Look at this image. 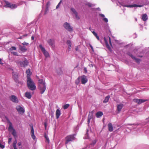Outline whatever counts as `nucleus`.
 <instances>
[{"mask_svg": "<svg viewBox=\"0 0 149 149\" xmlns=\"http://www.w3.org/2000/svg\"><path fill=\"white\" fill-rule=\"evenodd\" d=\"M27 84L28 88L31 90L33 91L36 89L35 84L31 78L27 79Z\"/></svg>", "mask_w": 149, "mask_h": 149, "instance_id": "nucleus-1", "label": "nucleus"}, {"mask_svg": "<svg viewBox=\"0 0 149 149\" xmlns=\"http://www.w3.org/2000/svg\"><path fill=\"white\" fill-rule=\"evenodd\" d=\"M16 63L19 66L21 67H25L28 65L29 62L27 59H26L23 61H17L16 62Z\"/></svg>", "mask_w": 149, "mask_h": 149, "instance_id": "nucleus-2", "label": "nucleus"}, {"mask_svg": "<svg viewBox=\"0 0 149 149\" xmlns=\"http://www.w3.org/2000/svg\"><path fill=\"white\" fill-rule=\"evenodd\" d=\"M75 139L74 134L67 136L65 138V144L66 145L70 142L73 141Z\"/></svg>", "mask_w": 149, "mask_h": 149, "instance_id": "nucleus-3", "label": "nucleus"}, {"mask_svg": "<svg viewBox=\"0 0 149 149\" xmlns=\"http://www.w3.org/2000/svg\"><path fill=\"white\" fill-rule=\"evenodd\" d=\"M5 3V7L6 8H9L11 9L15 8L17 7V5L15 4H11L8 1H4Z\"/></svg>", "mask_w": 149, "mask_h": 149, "instance_id": "nucleus-4", "label": "nucleus"}, {"mask_svg": "<svg viewBox=\"0 0 149 149\" xmlns=\"http://www.w3.org/2000/svg\"><path fill=\"white\" fill-rule=\"evenodd\" d=\"M63 27L68 31L72 32L73 31V27L71 26L70 24L67 22H65L63 24Z\"/></svg>", "mask_w": 149, "mask_h": 149, "instance_id": "nucleus-5", "label": "nucleus"}, {"mask_svg": "<svg viewBox=\"0 0 149 149\" xmlns=\"http://www.w3.org/2000/svg\"><path fill=\"white\" fill-rule=\"evenodd\" d=\"M81 78V82L82 84H85L87 82L88 80L86 76L84 75H83L81 77H79L77 78V79L78 82H79Z\"/></svg>", "mask_w": 149, "mask_h": 149, "instance_id": "nucleus-6", "label": "nucleus"}, {"mask_svg": "<svg viewBox=\"0 0 149 149\" xmlns=\"http://www.w3.org/2000/svg\"><path fill=\"white\" fill-rule=\"evenodd\" d=\"M39 47L46 57H48L49 56V53L46 50L45 48L42 47L41 45H40Z\"/></svg>", "mask_w": 149, "mask_h": 149, "instance_id": "nucleus-7", "label": "nucleus"}, {"mask_svg": "<svg viewBox=\"0 0 149 149\" xmlns=\"http://www.w3.org/2000/svg\"><path fill=\"white\" fill-rule=\"evenodd\" d=\"M38 88L41 91V93L43 94L46 89L45 84L43 85H38Z\"/></svg>", "mask_w": 149, "mask_h": 149, "instance_id": "nucleus-8", "label": "nucleus"}, {"mask_svg": "<svg viewBox=\"0 0 149 149\" xmlns=\"http://www.w3.org/2000/svg\"><path fill=\"white\" fill-rule=\"evenodd\" d=\"M16 108L19 113L23 114L24 112V109L19 105L17 106Z\"/></svg>", "mask_w": 149, "mask_h": 149, "instance_id": "nucleus-9", "label": "nucleus"}, {"mask_svg": "<svg viewBox=\"0 0 149 149\" xmlns=\"http://www.w3.org/2000/svg\"><path fill=\"white\" fill-rule=\"evenodd\" d=\"M47 42L49 45L50 46L52 47H54L55 40L53 39H49L47 41Z\"/></svg>", "mask_w": 149, "mask_h": 149, "instance_id": "nucleus-10", "label": "nucleus"}, {"mask_svg": "<svg viewBox=\"0 0 149 149\" xmlns=\"http://www.w3.org/2000/svg\"><path fill=\"white\" fill-rule=\"evenodd\" d=\"M13 78L15 81L16 83H18L19 81L18 79V74L16 72H12Z\"/></svg>", "mask_w": 149, "mask_h": 149, "instance_id": "nucleus-11", "label": "nucleus"}, {"mask_svg": "<svg viewBox=\"0 0 149 149\" xmlns=\"http://www.w3.org/2000/svg\"><path fill=\"white\" fill-rule=\"evenodd\" d=\"M133 101L134 102L137 103L138 104H140L147 101V100H143L141 99H135L133 100Z\"/></svg>", "mask_w": 149, "mask_h": 149, "instance_id": "nucleus-12", "label": "nucleus"}, {"mask_svg": "<svg viewBox=\"0 0 149 149\" xmlns=\"http://www.w3.org/2000/svg\"><path fill=\"white\" fill-rule=\"evenodd\" d=\"M123 107V105L122 104H120L117 105V110L118 113H119L120 112Z\"/></svg>", "mask_w": 149, "mask_h": 149, "instance_id": "nucleus-13", "label": "nucleus"}, {"mask_svg": "<svg viewBox=\"0 0 149 149\" xmlns=\"http://www.w3.org/2000/svg\"><path fill=\"white\" fill-rule=\"evenodd\" d=\"M26 73L27 75L26 77L27 79L31 78L30 75H31L32 72H31L30 69H29L26 71Z\"/></svg>", "mask_w": 149, "mask_h": 149, "instance_id": "nucleus-14", "label": "nucleus"}, {"mask_svg": "<svg viewBox=\"0 0 149 149\" xmlns=\"http://www.w3.org/2000/svg\"><path fill=\"white\" fill-rule=\"evenodd\" d=\"M31 128V135L32 138L34 140L36 139V136L34 134V130L33 126H32Z\"/></svg>", "mask_w": 149, "mask_h": 149, "instance_id": "nucleus-15", "label": "nucleus"}, {"mask_svg": "<svg viewBox=\"0 0 149 149\" xmlns=\"http://www.w3.org/2000/svg\"><path fill=\"white\" fill-rule=\"evenodd\" d=\"M11 100L13 102L17 103L18 102V100L17 97L15 95H12L10 98Z\"/></svg>", "mask_w": 149, "mask_h": 149, "instance_id": "nucleus-16", "label": "nucleus"}, {"mask_svg": "<svg viewBox=\"0 0 149 149\" xmlns=\"http://www.w3.org/2000/svg\"><path fill=\"white\" fill-rule=\"evenodd\" d=\"M108 126L109 131L110 132H112L113 130L112 124L111 123H109L108 124Z\"/></svg>", "mask_w": 149, "mask_h": 149, "instance_id": "nucleus-17", "label": "nucleus"}, {"mask_svg": "<svg viewBox=\"0 0 149 149\" xmlns=\"http://www.w3.org/2000/svg\"><path fill=\"white\" fill-rule=\"evenodd\" d=\"M61 113L59 109H57L56 111V119H58Z\"/></svg>", "mask_w": 149, "mask_h": 149, "instance_id": "nucleus-18", "label": "nucleus"}, {"mask_svg": "<svg viewBox=\"0 0 149 149\" xmlns=\"http://www.w3.org/2000/svg\"><path fill=\"white\" fill-rule=\"evenodd\" d=\"M25 95L26 97L28 99H30L31 97V93L29 92H26L25 93Z\"/></svg>", "mask_w": 149, "mask_h": 149, "instance_id": "nucleus-19", "label": "nucleus"}, {"mask_svg": "<svg viewBox=\"0 0 149 149\" xmlns=\"http://www.w3.org/2000/svg\"><path fill=\"white\" fill-rule=\"evenodd\" d=\"M8 122L9 123V126L8 127L9 131H10L11 130H13V131L14 130H15V129L13 128L12 126V123L11 122H10L9 121V120H8Z\"/></svg>", "mask_w": 149, "mask_h": 149, "instance_id": "nucleus-20", "label": "nucleus"}, {"mask_svg": "<svg viewBox=\"0 0 149 149\" xmlns=\"http://www.w3.org/2000/svg\"><path fill=\"white\" fill-rule=\"evenodd\" d=\"M128 7H141L142 6L140 5H138L136 4H133L129 5H127L126 6Z\"/></svg>", "mask_w": 149, "mask_h": 149, "instance_id": "nucleus-21", "label": "nucleus"}, {"mask_svg": "<svg viewBox=\"0 0 149 149\" xmlns=\"http://www.w3.org/2000/svg\"><path fill=\"white\" fill-rule=\"evenodd\" d=\"M147 16V15L146 14H143L142 17V20L144 21H146L148 19Z\"/></svg>", "mask_w": 149, "mask_h": 149, "instance_id": "nucleus-22", "label": "nucleus"}, {"mask_svg": "<svg viewBox=\"0 0 149 149\" xmlns=\"http://www.w3.org/2000/svg\"><path fill=\"white\" fill-rule=\"evenodd\" d=\"M38 85H43L45 84V80L43 79H40L38 80Z\"/></svg>", "mask_w": 149, "mask_h": 149, "instance_id": "nucleus-23", "label": "nucleus"}, {"mask_svg": "<svg viewBox=\"0 0 149 149\" xmlns=\"http://www.w3.org/2000/svg\"><path fill=\"white\" fill-rule=\"evenodd\" d=\"M103 115V113L101 111H98L97 113L96 116L97 117H99L102 116Z\"/></svg>", "mask_w": 149, "mask_h": 149, "instance_id": "nucleus-24", "label": "nucleus"}, {"mask_svg": "<svg viewBox=\"0 0 149 149\" xmlns=\"http://www.w3.org/2000/svg\"><path fill=\"white\" fill-rule=\"evenodd\" d=\"M19 49L22 52H26L27 50V49L24 46H22L21 45L19 46Z\"/></svg>", "mask_w": 149, "mask_h": 149, "instance_id": "nucleus-25", "label": "nucleus"}, {"mask_svg": "<svg viewBox=\"0 0 149 149\" xmlns=\"http://www.w3.org/2000/svg\"><path fill=\"white\" fill-rule=\"evenodd\" d=\"M104 42L105 43L108 49H109L110 48V47L109 45V44H108L106 38L105 37H104Z\"/></svg>", "mask_w": 149, "mask_h": 149, "instance_id": "nucleus-26", "label": "nucleus"}, {"mask_svg": "<svg viewBox=\"0 0 149 149\" xmlns=\"http://www.w3.org/2000/svg\"><path fill=\"white\" fill-rule=\"evenodd\" d=\"M66 43L68 45V47L69 49H70L71 48V43L70 40H68L67 41Z\"/></svg>", "mask_w": 149, "mask_h": 149, "instance_id": "nucleus-27", "label": "nucleus"}, {"mask_svg": "<svg viewBox=\"0 0 149 149\" xmlns=\"http://www.w3.org/2000/svg\"><path fill=\"white\" fill-rule=\"evenodd\" d=\"M93 111L89 112L88 116V118L92 119L93 117Z\"/></svg>", "mask_w": 149, "mask_h": 149, "instance_id": "nucleus-28", "label": "nucleus"}, {"mask_svg": "<svg viewBox=\"0 0 149 149\" xmlns=\"http://www.w3.org/2000/svg\"><path fill=\"white\" fill-rule=\"evenodd\" d=\"M110 98V96L108 95L105 97L104 100L103 101V103H107L108 102Z\"/></svg>", "mask_w": 149, "mask_h": 149, "instance_id": "nucleus-29", "label": "nucleus"}, {"mask_svg": "<svg viewBox=\"0 0 149 149\" xmlns=\"http://www.w3.org/2000/svg\"><path fill=\"white\" fill-rule=\"evenodd\" d=\"M93 35L96 37V38L99 40L100 39L99 37L97 36V33L95 32L94 31H91Z\"/></svg>", "mask_w": 149, "mask_h": 149, "instance_id": "nucleus-30", "label": "nucleus"}, {"mask_svg": "<svg viewBox=\"0 0 149 149\" xmlns=\"http://www.w3.org/2000/svg\"><path fill=\"white\" fill-rule=\"evenodd\" d=\"M57 72L58 75L61 74L62 73V71L61 68H58L57 70Z\"/></svg>", "mask_w": 149, "mask_h": 149, "instance_id": "nucleus-31", "label": "nucleus"}, {"mask_svg": "<svg viewBox=\"0 0 149 149\" xmlns=\"http://www.w3.org/2000/svg\"><path fill=\"white\" fill-rule=\"evenodd\" d=\"M44 137L46 139V141L48 143H49V139L47 136L46 134H45L44 135Z\"/></svg>", "mask_w": 149, "mask_h": 149, "instance_id": "nucleus-32", "label": "nucleus"}, {"mask_svg": "<svg viewBox=\"0 0 149 149\" xmlns=\"http://www.w3.org/2000/svg\"><path fill=\"white\" fill-rule=\"evenodd\" d=\"M86 5L88 6L89 7H91L94 6V4H92L90 3H86Z\"/></svg>", "mask_w": 149, "mask_h": 149, "instance_id": "nucleus-33", "label": "nucleus"}, {"mask_svg": "<svg viewBox=\"0 0 149 149\" xmlns=\"http://www.w3.org/2000/svg\"><path fill=\"white\" fill-rule=\"evenodd\" d=\"M70 105L69 104H66L64 105L63 106V108L64 109H65L68 108L69 106Z\"/></svg>", "mask_w": 149, "mask_h": 149, "instance_id": "nucleus-34", "label": "nucleus"}, {"mask_svg": "<svg viewBox=\"0 0 149 149\" xmlns=\"http://www.w3.org/2000/svg\"><path fill=\"white\" fill-rule=\"evenodd\" d=\"M132 59L135 60V62L137 63H139L140 61V60L139 59L136 58L135 57L134 58H133Z\"/></svg>", "mask_w": 149, "mask_h": 149, "instance_id": "nucleus-35", "label": "nucleus"}, {"mask_svg": "<svg viewBox=\"0 0 149 149\" xmlns=\"http://www.w3.org/2000/svg\"><path fill=\"white\" fill-rule=\"evenodd\" d=\"M71 10L73 12V13L75 15L77 14V13L76 10L74 9L73 8H71Z\"/></svg>", "mask_w": 149, "mask_h": 149, "instance_id": "nucleus-36", "label": "nucleus"}, {"mask_svg": "<svg viewBox=\"0 0 149 149\" xmlns=\"http://www.w3.org/2000/svg\"><path fill=\"white\" fill-rule=\"evenodd\" d=\"M12 134L13 135L14 137H15L16 136V133L15 130H14L12 132Z\"/></svg>", "mask_w": 149, "mask_h": 149, "instance_id": "nucleus-37", "label": "nucleus"}, {"mask_svg": "<svg viewBox=\"0 0 149 149\" xmlns=\"http://www.w3.org/2000/svg\"><path fill=\"white\" fill-rule=\"evenodd\" d=\"M127 54L130 56L132 58H134V56L132 54H131L130 52H128L127 53Z\"/></svg>", "mask_w": 149, "mask_h": 149, "instance_id": "nucleus-38", "label": "nucleus"}, {"mask_svg": "<svg viewBox=\"0 0 149 149\" xmlns=\"http://www.w3.org/2000/svg\"><path fill=\"white\" fill-rule=\"evenodd\" d=\"M17 143V142L16 140L13 142V147H16V144Z\"/></svg>", "mask_w": 149, "mask_h": 149, "instance_id": "nucleus-39", "label": "nucleus"}, {"mask_svg": "<svg viewBox=\"0 0 149 149\" xmlns=\"http://www.w3.org/2000/svg\"><path fill=\"white\" fill-rule=\"evenodd\" d=\"M22 44L23 45L28 46L29 45L28 43L26 42H24Z\"/></svg>", "mask_w": 149, "mask_h": 149, "instance_id": "nucleus-40", "label": "nucleus"}, {"mask_svg": "<svg viewBox=\"0 0 149 149\" xmlns=\"http://www.w3.org/2000/svg\"><path fill=\"white\" fill-rule=\"evenodd\" d=\"M10 49L11 51L13 50H15L16 49V48L14 46L12 47Z\"/></svg>", "mask_w": 149, "mask_h": 149, "instance_id": "nucleus-41", "label": "nucleus"}, {"mask_svg": "<svg viewBox=\"0 0 149 149\" xmlns=\"http://www.w3.org/2000/svg\"><path fill=\"white\" fill-rule=\"evenodd\" d=\"M61 2H62V0H61L59 2V3H58V4L56 6V9H57L59 7L61 3Z\"/></svg>", "mask_w": 149, "mask_h": 149, "instance_id": "nucleus-42", "label": "nucleus"}, {"mask_svg": "<svg viewBox=\"0 0 149 149\" xmlns=\"http://www.w3.org/2000/svg\"><path fill=\"white\" fill-rule=\"evenodd\" d=\"M11 53L15 56H18L17 53L16 52H12Z\"/></svg>", "mask_w": 149, "mask_h": 149, "instance_id": "nucleus-43", "label": "nucleus"}, {"mask_svg": "<svg viewBox=\"0 0 149 149\" xmlns=\"http://www.w3.org/2000/svg\"><path fill=\"white\" fill-rule=\"evenodd\" d=\"M103 20L106 22H108V20L107 18H104L103 19Z\"/></svg>", "mask_w": 149, "mask_h": 149, "instance_id": "nucleus-44", "label": "nucleus"}, {"mask_svg": "<svg viewBox=\"0 0 149 149\" xmlns=\"http://www.w3.org/2000/svg\"><path fill=\"white\" fill-rule=\"evenodd\" d=\"M50 6V3L49 2H48L46 4V7H49Z\"/></svg>", "mask_w": 149, "mask_h": 149, "instance_id": "nucleus-45", "label": "nucleus"}, {"mask_svg": "<svg viewBox=\"0 0 149 149\" xmlns=\"http://www.w3.org/2000/svg\"><path fill=\"white\" fill-rule=\"evenodd\" d=\"M0 148H1L2 149H3L4 148V146L0 143Z\"/></svg>", "mask_w": 149, "mask_h": 149, "instance_id": "nucleus-46", "label": "nucleus"}, {"mask_svg": "<svg viewBox=\"0 0 149 149\" xmlns=\"http://www.w3.org/2000/svg\"><path fill=\"white\" fill-rule=\"evenodd\" d=\"M49 8V7H48V6L46 7V10H45V14H46V12H47V11L48 10H49L48 8Z\"/></svg>", "mask_w": 149, "mask_h": 149, "instance_id": "nucleus-47", "label": "nucleus"}, {"mask_svg": "<svg viewBox=\"0 0 149 149\" xmlns=\"http://www.w3.org/2000/svg\"><path fill=\"white\" fill-rule=\"evenodd\" d=\"M108 38H109V42L110 44L111 45V41L110 38L109 36H108Z\"/></svg>", "mask_w": 149, "mask_h": 149, "instance_id": "nucleus-48", "label": "nucleus"}, {"mask_svg": "<svg viewBox=\"0 0 149 149\" xmlns=\"http://www.w3.org/2000/svg\"><path fill=\"white\" fill-rule=\"evenodd\" d=\"M75 15L77 19H79V17L78 16L77 13V14H75Z\"/></svg>", "mask_w": 149, "mask_h": 149, "instance_id": "nucleus-49", "label": "nucleus"}, {"mask_svg": "<svg viewBox=\"0 0 149 149\" xmlns=\"http://www.w3.org/2000/svg\"><path fill=\"white\" fill-rule=\"evenodd\" d=\"M84 70L85 71V73H86L87 72L86 68H84Z\"/></svg>", "mask_w": 149, "mask_h": 149, "instance_id": "nucleus-50", "label": "nucleus"}, {"mask_svg": "<svg viewBox=\"0 0 149 149\" xmlns=\"http://www.w3.org/2000/svg\"><path fill=\"white\" fill-rule=\"evenodd\" d=\"M11 138H9L8 140V143H9L11 141Z\"/></svg>", "mask_w": 149, "mask_h": 149, "instance_id": "nucleus-51", "label": "nucleus"}, {"mask_svg": "<svg viewBox=\"0 0 149 149\" xmlns=\"http://www.w3.org/2000/svg\"><path fill=\"white\" fill-rule=\"evenodd\" d=\"M91 119L88 118L87 122H88V124H89V123H90V120Z\"/></svg>", "mask_w": 149, "mask_h": 149, "instance_id": "nucleus-52", "label": "nucleus"}, {"mask_svg": "<svg viewBox=\"0 0 149 149\" xmlns=\"http://www.w3.org/2000/svg\"><path fill=\"white\" fill-rule=\"evenodd\" d=\"M17 145L18 146H20L21 145V142H19L18 143Z\"/></svg>", "mask_w": 149, "mask_h": 149, "instance_id": "nucleus-53", "label": "nucleus"}, {"mask_svg": "<svg viewBox=\"0 0 149 149\" xmlns=\"http://www.w3.org/2000/svg\"><path fill=\"white\" fill-rule=\"evenodd\" d=\"M100 16H101V17H105V16H104V15H103V14H100Z\"/></svg>", "mask_w": 149, "mask_h": 149, "instance_id": "nucleus-54", "label": "nucleus"}, {"mask_svg": "<svg viewBox=\"0 0 149 149\" xmlns=\"http://www.w3.org/2000/svg\"><path fill=\"white\" fill-rule=\"evenodd\" d=\"M44 125L45 127V129H46L47 126V123H44Z\"/></svg>", "mask_w": 149, "mask_h": 149, "instance_id": "nucleus-55", "label": "nucleus"}, {"mask_svg": "<svg viewBox=\"0 0 149 149\" xmlns=\"http://www.w3.org/2000/svg\"><path fill=\"white\" fill-rule=\"evenodd\" d=\"M28 36L27 34H25L23 35L22 36L23 37H26Z\"/></svg>", "mask_w": 149, "mask_h": 149, "instance_id": "nucleus-56", "label": "nucleus"}, {"mask_svg": "<svg viewBox=\"0 0 149 149\" xmlns=\"http://www.w3.org/2000/svg\"><path fill=\"white\" fill-rule=\"evenodd\" d=\"M23 37L22 36H21L19 37L18 38L19 39H23Z\"/></svg>", "mask_w": 149, "mask_h": 149, "instance_id": "nucleus-57", "label": "nucleus"}, {"mask_svg": "<svg viewBox=\"0 0 149 149\" xmlns=\"http://www.w3.org/2000/svg\"><path fill=\"white\" fill-rule=\"evenodd\" d=\"M31 39L32 40H33L34 39V37L33 36H32L31 37Z\"/></svg>", "mask_w": 149, "mask_h": 149, "instance_id": "nucleus-58", "label": "nucleus"}, {"mask_svg": "<svg viewBox=\"0 0 149 149\" xmlns=\"http://www.w3.org/2000/svg\"><path fill=\"white\" fill-rule=\"evenodd\" d=\"M0 64H3L1 59V58H0Z\"/></svg>", "mask_w": 149, "mask_h": 149, "instance_id": "nucleus-59", "label": "nucleus"}, {"mask_svg": "<svg viewBox=\"0 0 149 149\" xmlns=\"http://www.w3.org/2000/svg\"><path fill=\"white\" fill-rule=\"evenodd\" d=\"M78 47H76V48H75V50L76 51H78Z\"/></svg>", "mask_w": 149, "mask_h": 149, "instance_id": "nucleus-60", "label": "nucleus"}, {"mask_svg": "<svg viewBox=\"0 0 149 149\" xmlns=\"http://www.w3.org/2000/svg\"><path fill=\"white\" fill-rule=\"evenodd\" d=\"M146 120H148V122H149V116L148 117L146 118Z\"/></svg>", "mask_w": 149, "mask_h": 149, "instance_id": "nucleus-61", "label": "nucleus"}, {"mask_svg": "<svg viewBox=\"0 0 149 149\" xmlns=\"http://www.w3.org/2000/svg\"><path fill=\"white\" fill-rule=\"evenodd\" d=\"M91 49H92L93 50V47H92V46H91Z\"/></svg>", "mask_w": 149, "mask_h": 149, "instance_id": "nucleus-62", "label": "nucleus"}, {"mask_svg": "<svg viewBox=\"0 0 149 149\" xmlns=\"http://www.w3.org/2000/svg\"><path fill=\"white\" fill-rule=\"evenodd\" d=\"M89 30H90L91 31H91V27H90V28H89Z\"/></svg>", "mask_w": 149, "mask_h": 149, "instance_id": "nucleus-63", "label": "nucleus"}, {"mask_svg": "<svg viewBox=\"0 0 149 149\" xmlns=\"http://www.w3.org/2000/svg\"><path fill=\"white\" fill-rule=\"evenodd\" d=\"M13 148H14V149H17V148H16V147H14Z\"/></svg>", "mask_w": 149, "mask_h": 149, "instance_id": "nucleus-64", "label": "nucleus"}]
</instances>
